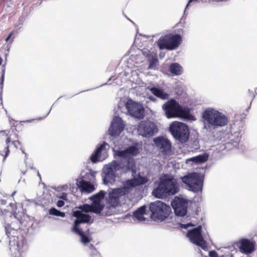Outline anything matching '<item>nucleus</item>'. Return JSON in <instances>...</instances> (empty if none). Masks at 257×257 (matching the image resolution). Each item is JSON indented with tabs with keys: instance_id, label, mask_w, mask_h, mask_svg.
Segmentation results:
<instances>
[{
	"instance_id": "45",
	"label": "nucleus",
	"mask_w": 257,
	"mask_h": 257,
	"mask_svg": "<svg viewBox=\"0 0 257 257\" xmlns=\"http://www.w3.org/2000/svg\"><path fill=\"white\" fill-rule=\"evenodd\" d=\"M198 0H189L187 4L186 5V8H185V9H186L187 7L189 6V5L190 4V3L193 2V1H197ZM185 12H186V10H185L184 11V14H185Z\"/></svg>"
},
{
	"instance_id": "52",
	"label": "nucleus",
	"mask_w": 257,
	"mask_h": 257,
	"mask_svg": "<svg viewBox=\"0 0 257 257\" xmlns=\"http://www.w3.org/2000/svg\"><path fill=\"white\" fill-rule=\"evenodd\" d=\"M3 62V59L0 57V65L2 64Z\"/></svg>"
},
{
	"instance_id": "19",
	"label": "nucleus",
	"mask_w": 257,
	"mask_h": 257,
	"mask_svg": "<svg viewBox=\"0 0 257 257\" xmlns=\"http://www.w3.org/2000/svg\"><path fill=\"white\" fill-rule=\"evenodd\" d=\"M124 195L125 193L120 188L113 189L108 193L107 203L110 207H114L119 204V198Z\"/></svg>"
},
{
	"instance_id": "15",
	"label": "nucleus",
	"mask_w": 257,
	"mask_h": 257,
	"mask_svg": "<svg viewBox=\"0 0 257 257\" xmlns=\"http://www.w3.org/2000/svg\"><path fill=\"white\" fill-rule=\"evenodd\" d=\"M73 216L76 218L74 222L73 226L72 228V232H79V226L81 223L91 224L93 222L92 217L81 211H74L73 212Z\"/></svg>"
},
{
	"instance_id": "50",
	"label": "nucleus",
	"mask_w": 257,
	"mask_h": 257,
	"mask_svg": "<svg viewBox=\"0 0 257 257\" xmlns=\"http://www.w3.org/2000/svg\"><path fill=\"white\" fill-rule=\"evenodd\" d=\"M10 206L12 207V211H13V207L15 206V204L14 203H11L10 204Z\"/></svg>"
},
{
	"instance_id": "28",
	"label": "nucleus",
	"mask_w": 257,
	"mask_h": 257,
	"mask_svg": "<svg viewBox=\"0 0 257 257\" xmlns=\"http://www.w3.org/2000/svg\"><path fill=\"white\" fill-rule=\"evenodd\" d=\"M131 173L132 176L133 177L134 179H135L137 186L145 184L148 182V179L146 177L142 176L140 173L136 177L135 175L136 173L134 174H133V172Z\"/></svg>"
},
{
	"instance_id": "24",
	"label": "nucleus",
	"mask_w": 257,
	"mask_h": 257,
	"mask_svg": "<svg viewBox=\"0 0 257 257\" xmlns=\"http://www.w3.org/2000/svg\"><path fill=\"white\" fill-rule=\"evenodd\" d=\"M122 185L123 186L120 188L122 192L125 193V195L129 193L132 190L137 186L133 177L132 179L123 181Z\"/></svg>"
},
{
	"instance_id": "31",
	"label": "nucleus",
	"mask_w": 257,
	"mask_h": 257,
	"mask_svg": "<svg viewBox=\"0 0 257 257\" xmlns=\"http://www.w3.org/2000/svg\"><path fill=\"white\" fill-rule=\"evenodd\" d=\"M2 74L1 78V82H0V106L3 104V100H2V91L3 88V84L4 82L5 78V66H2Z\"/></svg>"
},
{
	"instance_id": "16",
	"label": "nucleus",
	"mask_w": 257,
	"mask_h": 257,
	"mask_svg": "<svg viewBox=\"0 0 257 257\" xmlns=\"http://www.w3.org/2000/svg\"><path fill=\"white\" fill-rule=\"evenodd\" d=\"M138 132L140 135L148 138L154 136L158 132V128L154 122L142 121L138 125Z\"/></svg>"
},
{
	"instance_id": "30",
	"label": "nucleus",
	"mask_w": 257,
	"mask_h": 257,
	"mask_svg": "<svg viewBox=\"0 0 257 257\" xmlns=\"http://www.w3.org/2000/svg\"><path fill=\"white\" fill-rule=\"evenodd\" d=\"M78 208L80 209L79 211H81V212L83 213L85 212V213L90 212L95 213V212L94 211L95 208L93 205H92V203L90 205L88 204H84L83 205H80L78 207Z\"/></svg>"
},
{
	"instance_id": "5",
	"label": "nucleus",
	"mask_w": 257,
	"mask_h": 257,
	"mask_svg": "<svg viewBox=\"0 0 257 257\" xmlns=\"http://www.w3.org/2000/svg\"><path fill=\"white\" fill-rule=\"evenodd\" d=\"M149 211L153 221L161 222L169 217L171 209L166 203L157 200L150 203Z\"/></svg>"
},
{
	"instance_id": "40",
	"label": "nucleus",
	"mask_w": 257,
	"mask_h": 257,
	"mask_svg": "<svg viewBox=\"0 0 257 257\" xmlns=\"http://www.w3.org/2000/svg\"><path fill=\"white\" fill-rule=\"evenodd\" d=\"M12 144L14 146L15 148H18V145H20V143L19 141H14L12 142Z\"/></svg>"
},
{
	"instance_id": "32",
	"label": "nucleus",
	"mask_w": 257,
	"mask_h": 257,
	"mask_svg": "<svg viewBox=\"0 0 257 257\" xmlns=\"http://www.w3.org/2000/svg\"><path fill=\"white\" fill-rule=\"evenodd\" d=\"M149 64L148 69L155 70L157 68V66L158 63V60L156 56H152L151 58L149 59Z\"/></svg>"
},
{
	"instance_id": "37",
	"label": "nucleus",
	"mask_w": 257,
	"mask_h": 257,
	"mask_svg": "<svg viewBox=\"0 0 257 257\" xmlns=\"http://www.w3.org/2000/svg\"><path fill=\"white\" fill-rule=\"evenodd\" d=\"M179 225L181 228L183 229H187L188 227L194 226V225L191 222H189L186 224L180 223Z\"/></svg>"
},
{
	"instance_id": "38",
	"label": "nucleus",
	"mask_w": 257,
	"mask_h": 257,
	"mask_svg": "<svg viewBox=\"0 0 257 257\" xmlns=\"http://www.w3.org/2000/svg\"><path fill=\"white\" fill-rule=\"evenodd\" d=\"M209 255L210 257H220L217 253L214 250H211L209 252Z\"/></svg>"
},
{
	"instance_id": "59",
	"label": "nucleus",
	"mask_w": 257,
	"mask_h": 257,
	"mask_svg": "<svg viewBox=\"0 0 257 257\" xmlns=\"http://www.w3.org/2000/svg\"><path fill=\"white\" fill-rule=\"evenodd\" d=\"M30 168L33 169V167H30Z\"/></svg>"
},
{
	"instance_id": "53",
	"label": "nucleus",
	"mask_w": 257,
	"mask_h": 257,
	"mask_svg": "<svg viewBox=\"0 0 257 257\" xmlns=\"http://www.w3.org/2000/svg\"><path fill=\"white\" fill-rule=\"evenodd\" d=\"M37 175L39 177L40 179H41V176H40V173H39V172L38 171H37Z\"/></svg>"
},
{
	"instance_id": "11",
	"label": "nucleus",
	"mask_w": 257,
	"mask_h": 257,
	"mask_svg": "<svg viewBox=\"0 0 257 257\" xmlns=\"http://www.w3.org/2000/svg\"><path fill=\"white\" fill-rule=\"evenodd\" d=\"M181 40L180 34H169L160 38L157 44L161 50H173L179 47Z\"/></svg>"
},
{
	"instance_id": "42",
	"label": "nucleus",
	"mask_w": 257,
	"mask_h": 257,
	"mask_svg": "<svg viewBox=\"0 0 257 257\" xmlns=\"http://www.w3.org/2000/svg\"><path fill=\"white\" fill-rule=\"evenodd\" d=\"M59 197L60 198H61L63 200H66L67 197V194L63 192Z\"/></svg>"
},
{
	"instance_id": "48",
	"label": "nucleus",
	"mask_w": 257,
	"mask_h": 257,
	"mask_svg": "<svg viewBox=\"0 0 257 257\" xmlns=\"http://www.w3.org/2000/svg\"><path fill=\"white\" fill-rule=\"evenodd\" d=\"M208 2L210 3L211 2H222L224 1V0H208Z\"/></svg>"
},
{
	"instance_id": "41",
	"label": "nucleus",
	"mask_w": 257,
	"mask_h": 257,
	"mask_svg": "<svg viewBox=\"0 0 257 257\" xmlns=\"http://www.w3.org/2000/svg\"><path fill=\"white\" fill-rule=\"evenodd\" d=\"M220 257H233V255L231 253H230L229 252H227L225 253L224 254L220 255Z\"/></svg>"
},
{
	"instance_id": "51",
	"label": "nucleus",
	"mask_w": 257,
	"mask_h": 257,
	"mask_svg": "<svg viewBox=\"0 0 257 257\" xmlns=\"http://www.w3.org/2000/svg\"><path fill=\"white\" fill-rule=\"evenodd\" d=\"M22 150V153L25 155V157H26L27 156V154L25 152L24 150H22V149H21Z\"/></svg>"
},
{
	"instance_id": "4",
	"label": "nucleus",
	"mask_w": 257,
	"mask_h": 257,
	"mask_svg": "<svg viewBox=\"0 0 257 257\" xmlns=\"http://www.w3.org/2000/svg\"><path fill=\"white\" fill-rule=\"evenodd\" d=\"M139 153V149L136 146H131L124 150L115 152V158L117 159L133 174L137 172L136 163L131 156H136Z\"/></svg>"
},
{
	"instance_id": "8",
	"label": "nucleus",
	"mask_w": 257,
	"mask_h": 257,
	"mask_svg": "<svg viewBox=\"0 0 257 257\" xmlns=\"http://www.w3.org/2000/svg\"><path fill=\"white\" fill-rule=\"evenodd\" d=\"M123 108L127 110V113L131 116L139 119H142L145 116V110L143 106L131 99L126 101H120L118 103V110L123 112Z\"/></svg>"
},
{
	"instance_id": "29",
	"label": "nucleus",
	"mask_w": 257,
	"mask_h": 257,
	"mask_svg": "<svg viewBox=\"0 0 257 257\" xmlns=\"http://www.w3.org/2000/svg\"><path fill=\"white\" fill-rule=\"evenodd\" d=\"M208 159V155L207 153H204L198 155L191 159V161L196 163H201L206 162Z\"/></svg>"
},
{
	"instance_id": "39",
	"label": "nucleus",
	"mask_w": 257,
	"mask_h": 257,
	"mask_svg": "<svg viewBox=\"0 0 257 257\" xmlns=\"http://www.w3.org/2000/svg\"><path fill=\"white\" fill-rule=\"evenodd\" d=\"M57 205L59 207H61L64 205V201L62 200H59L57 202Z\"/></svg>"
},
{
	"instance_id": "21",
	"label": "nucleus",
	"mask_w": 257,
	"mask_h": 257,
	"mask_svg": "<svg viewBox=\"0 0 257 257\" xmlns=\"http://www.w3.org/2000/svg\"><path fill=\"white\" fill-rule=\"evenodd\" d=\"M240 251L245 254H250L254 250V244L247 239H242L239 246Z\"/></svg>"
},
{
	"instance_id": "49",
	"label": "nucleus",
	"mask_w": 257,
	"mask_h": 257,
	"mask_svg": "<svg viewBox=\"0 0 257 257\" xmlns=\"http://www.w3.org/2000/svg\"><path fill=\"white\" fill-rule=\"evenodd\" d=\"M14 38H13L11 39V41H10V46H9V49H10V46H11V45L12 43H13V41H14Z\"/></svg>"
},
{
	"instance_id": "56",
	"label": "nucleus",
	"mask_w": 257,
	"mask_h": 257,
	"mask_svg": "<svg viewBox=\"0 0 257 257\" xmlns=\"http://www.w3.org/2000/svg\"><path fill=\"white\" fill-rule=\"evenodd\" d=\"M194 143L196 144L195 145L197 147L198 142H194Z\"/></svg>"
},
{
	"instance_id": "27",
	"label": "nucleus",
	"mask_w": 257,
	"mask_h": 257,
	"mask_svg": "<svg viewBox=\"0 0 257 257\" xmlns=\"http://www.w3.org/2000/svg\"><path fill=\"white\" fill-rule=\"evenodd\" d=\"M170 72L175 75H180L183 72L182 67L177 63H172L169 67Z\"/></svg>"
},
{
	"instance_id": "23",
	"label": "nucleus",
	"mask_w": 257,
	"mask_h": 257,
	"mask_svg": "<svg viewBox=\"0 0 257 257\" xmlns=\"http://www.w3.org/2000/svg\"><path fill=\"white\" fill-rule=\"evenodd\" d=\"M107 145V144L104 142L103 143L98 145L97 146L94 152L92 153L90 157V160L92 163H95L100 160V155L101 153L104 150L105 146Z\"/></svg>"
},
{
	"instance_id": "60",
	"label": "nucleus",
	"mask_w": 257,
	"mask_h": 257,
	"mask_svg": "<svg viewBox=\"0 0 257 257\" xmlns=\"http://www.w3.org/2000/svg\"><path fill=\"white\" fill-rule=\"evenodd\" d=\"M256 89H257V87L256 88Z\"/></svg>"
},
{
	"instance_id": "35",
	"label": "nucleus",
	"mask_w": 257,
	"mask_h": 257,
	"mask_svg": "<svg viewBox=\"0 0 257 257\" xmlns=\"http://www.w3.org/2000/svg\"><path fill=\"white\" fill-rule=\"evenodd\" d=\"M89 248L90 250V254L91 257H100L99 253L97 252L92 244L89 245Z\"/></svg>"
},
{
	"instance_id": "10",
	"label": "nucleus",
	"mask_w": 257,
	"mask_h": 257,
	"mask_svg": "<svg viewBox=\"0 0 257 257\" xmlns=\"http://www.w3.org/2000/svg\"><path fill=\"white\" fill-rule=\"evenodd\" d=\"M203 180L202 175L196 172L190 173L181 177L182 182L188 186L189 190L194 192L202 190Z\"/></svg>"
},
{
	"instance_id": "55",
	"label": "nucleus",
	"mask_w": 257,
	"mask_h": 257,
	"mask_svg": "<svg viewBox=\"0 0 257 257\" xmlns=\"http://www.w3.org/2000/svg\"><path fill=\"white\" fill-rule=\"evenodd\" d=\"M51 108L50 109L49 111L47 113L46 116H47L49 114V113H50V112L51 111Z\"/></svg>"
},
{
	"instance_id": "14",
	"label": "nucleus",
	"mask_w": 257,
	"mask_h": 257,
	"mask_svg": "<svg viewBox=\"0 0 257 257\" xmlns=\"http://www.w3.org/2000/svg\"><path fill=\"white\" fill-rule=\"evenodd\" d=\"M171 205L176 216L183 217L186 215L188 206V201L186 199L175 197Z\"/></svg>"
},
{
	"instance_id": "6",
	"label": "nucleus",
	"mask_w": 257,
	"mask_h": 257,
	"mask_svg": "<svg viewBox=\"0 0 257 257\" xmlns=\"http://www.w3.org/2000/svg\"><path fill=\"white\" fill-rule=\"evenodd\" d=\"M119 171L120 174H125L130 172L117 159L112 161L110 163L106 164L103 168V182L104 184H113L115 181V172Z\"/></svg>"
},
{
	"instance_id": "43",
	"label": "nucleus",
	"mask_w": 257,
	"mask_h": 257,
	"mask_svg": "<svg viewBox=\"0 0 257 257\" xmlns=\"http://www.w3.org/2000/svg\"><path fill=\"white\" fill-rule=\"evenodd\" d=\"M13 34V31L11 32L9 34V35L8 36V37L6 38L5 40L6 42H8L11 38Z\"/></svg>"
},
{
	"instance_id": "2",
	"label": "nucleus",
	"mask_w": 257,
	"mask_h": 257,
	"mask_svg": "<svg viewBox=\"0 0 257 257\" xmlns=\"http://www.w3.org/2000/svg\"><path fill=\"white\" fill-rule=\"evenodd\" d=\"M180 191V184L173 176L164 174L152 191V195L157 198L163 199L168 196L174 195Z\"/></svg>"
},
{
	"instance_id": "18",
	"label": "nucleus",
	"mask_w": 257,
	"mask_h": 257,
	"mask_svg": "<svg viewBox=\"0 0 257 257\" xmlns=\"http://www.w3.org/2000/svg\"><path fill=\"white\" fill-rule=\"evenodd\" d=\"M154 142L157 148L164 155H169L171 152L172 144L166 137L160 136L154 139Z\"/></svg>"
},
{
	"instance_id": "17",
	"label": "nucleus",
	"mask_w": 257,
	"mask_h": 257,
	"mask_svg": "<svg viewBox=\"0 0 257 257\" xmlns=\"http://www.w3.org/2000/svg\"><path fill=\"white\" fill-rule=\"evenodd\" d=\"M125 124L122 119L119 116L115 115L108 130V135L110 137H118L123 130Z\"/></svg>"
},
{
	"instance_id": "44",
	"label": "nucleus",
	"mask_w": 257,
	"mask_h": 257,
	"mask_svg": "<svg viewBox=\"0 0 257 257\" xmlns=\"http://www.w3.org/2000/svg\"><path fill=\"white\" fill-rule=\"evenodd\" d=\"M148 98L153 102H155L157 100V99L153 96H149Z\"/></svg>"
},
{
	"instance_id": "47",
	"label": "nucleus",
	"mask_w": 257,
	"mask_h": 257,
	"mask_svg": "<svg viewBox=\"0 0 257 257\" xmlns=\"http://www.w3.org/2000/svg\"><path fill=\"white\" fill-rule=\"evenodd\" d=\"M0 203L2 205H5L7 203V201L4 199H1Z\"/></svg>"
},
{
	"instance_id": "57",
	"label": "nucleus",
	"mask_w": 257,
	"mask_h": 257,
	"mask_svg": "<svg viewBox=\"0 0 257 257\" xmlns=\"http://www.w3.org/2000/svg\"><path fill=\"white\" fill-rule=\"evenodd\" d=\"M4 212H6V209H5L4 211L3 212V214L4 213Z\"/></svg>"
},
{
	"instance_id": "58",
	"label": "nucleus",
	"mask_w": 257,
	"mask_h": 257,
	"mask_svg": "<svg viewBox=\"0 0 257 257\" xmlns=\"http://www.w3.org/2000/svg\"><path fill=\"white\" fill-rule=\"evenodd\" d=\"M143 53H147V52H146V51H143Z\"/></svg>"
},
{
	"instance_id": "22",
	"label": "nucleus",
	"mask_w": 257,
	"mask_h": 257,
	"mask_svg": "<svg viewBox=\"0 0 257 257\" xmlns=\"http://www.w3.org/2000/svg\"><path fill=\"white\" fill-rule=\"evenodd\" d=\"M76 185L82 192L90 193L95 190L94 185L83 179L77 180Z\"/></svg>"
},
{
	"instance_id": "34",
	"label": "nucleus",
	"mask_w": 257,
	"mask_h": 257,
	"mask_svg": "<svg viewBox=\"0 0 257 257\" xmlns=\"http://www.w3.org/2000/svg\"><path fill=\"white\" fill-rule=\"evenodd\" d=\"M49 213L50 215L56 216H60L61 217H64L65 216V213L64 212H61L54 207H52L49 210Z\"/></svg>"
},
{
	"instance_id": "13",
	"label": "nucleus",
	"mask_w": 257,
	"mask_h": 257,
	"mask_svg": "<svg viewBox=\"0 0 257 257\" xmlns=\"http://www.w3.org/2000/svg\"><path fill=\"white\" fill-rule=\"evenodd\" d=\"M201 231L202 226L199 225L192 229L189 230L187 236L192 243L205 249L206 247V242L202 235Z\"/></svg>"
},
{
	"instance_id": "9",
	"label": "nucleus",
	"mask_w": 257,
	"mask_h": 257,
	"mask_svg": "<svg viewBox=\"0 0 257 257\" xmlns=\"http://www.w3.org/2000/svg\"><path fill=\"white\" fill-rule=\"evenodd\" d=\"M169 131L176 141L181 144L185 143L189 139V130L186 124L175 121L169 126Z\"/></svg>"
},
{
	"instance_id": "25",
	"label": "nucleus",
	"mask_w": 257,
	"mask_h": 257,
	"mask_svg": "<svg viewBox=\"0 0 257 257\" xmlns=\"http://www.w3.org/2000/svg\"><path fill=\"white\" fill-rule=\"evenodd\" d=\"M147 89L150 90L155 96L159 98H161V99L165 100L169 98V94L165 92L163 89L161 88H159L154 86H148Z\"/></svg>"
},
{
	"instance_id": "12",
	"label": "nucleus",
	"mask_w": 257,
	"mask_h": 257,
	"mask_svg": "<svg viewBox=\"0 0 257 257\" xmlns=\"http://www.w3.org/2000/svg\"><path fill=\"white\" fill-rule=\"evenodd\" d=\"M242 127V123L240 121H236L231 125L230 133L227 135V140L225 143L226 148H229V145H232L234 147H236L238 146Z\"/></svg>"
},
{
	"instance_id": "36",
	"label": "nucleus",
	"mask_w": 257,
	"mask_h": 257,
	"mask_svg": "<svg viewBox=\"0 0 257 257\" xmlns=\"http://www.w3.org/2000/svg\"><path fill=\"white\" fill-rule=\"evenodd\" d=\"M12 141H11V139L10 137H8L7 140H6V144H7V147H6V153H5V155L4 156V159H3V161L4 162L7 157L9 156V153H10V150H9V147H10V146L9 145V143H12Z\"/></svg>"
},
{
	"instance_id": "46",
	"label": "nucleus",
	"mask_w": 257,
	"mask_h": 257,
	"mask_svg": "<svg viewBox=\"0 0 257 257\" xmlns=\"http://www.w3.org/2000/svg\"><path fill=\"white\" fill-rule=\"evenodd\" d=\"M89 173L92 177H94L95 172L91 170H89Z\"/></svg>"
},
{
	"instance_id": "26",
	"label": "nucleus",
	"mask_w": 257,
	"mask_h": 257,
	"mask_svg": "<svg viewBox=\"0 0 257 257\" xmlns=\"http://www.w3.org/2000/svg\"><path fill=\"white\" fill-rule=\"evenodd\" d=\"M146 206L143 205L138 208L134 212V216L139 222L145 221L146 220L144 215L146 214Z\"/></svg>"
},
{
	"instance_id": "7",
	"label": "nucleus",
	"mask_w": 257,
	"mask_h": 257,
	"mask_svg": "<svg viewBox=\"0 0 257 257\" xmlns=\"http://www.w3.org/2000/svg\"><path fill=\"white\" fill-rule=\"evenodd\" d=\"M167 118L187 116L190 112L188 107H182L176 100L171 99L162 106Z\"/></svg>"
},
{
	"instance_id": "33",
	"label": "nucleus",
	"mask_w": 257,
	"mask_h": 257,
	"mask_svg": "<svg viewBox=\"0 0 257 257\" xmlns=\"http://www.w3.org/2000/svg\"><path fill=\"white\" fill-rule=\"evenodd\" d=\"M79 232H73L80 236V237H81L80 240H81V242L82 243H83L84 244H86L87 243L89 242L90 241V239L89 238V237L88 236L85 235L83 233V232L82 230L79 229Z\"/></svg>"
},
{
	"instance_id": "54",
	"label": "nucleus",
	"mask_w": 257,
	"mask_h": 257,
	"mask_svg": "<svg viewBox=\"0 0 257 257\" xmlns=\"http://www.w3.org/2000/svg\"><path fill=\"white\" fill-rule=\"evenodd\" d=\"M16 191H14L12 194V196H14V195L16 194Z\"/></svg>"
},
{
	"instance_id": "20",
	"label": "nucleus",
	"mask_w": 257,
	"mask_h": 257,
	"mask_svg": "<svg viewBox=\"0 0 257 257\" xmlns=\"http://www.w3.org/2000/svg\"><path fill=\"white\" fill-rule=\"evenodd\" d=\"M105 192L103 190H100L98 193H96L89 199L92 201V205L95 208L94 211L96 214H99L104 208V205L101 203V201L104 198Z\"/></svg>"
},
{
	"instance_id": "3",
	"label": "nucleus",
	"mask_w": 257,
	"mask_h": 257,
	"mask_svg": "<svg viewBox=\"0 0 257 257\" xmlns=\"http://www.w3.org/2000/svg\"><path fill=\"white\" fill-rule=\"evenodd\" d=\"M202 117L204 119V128L209 131L225 126L228 122L224 114L211 107L203 111Z\"/></svg>"
},
{
	"instance_id": "1",
	"label": "nucleus",
	"mask_w": 257,
	"mask_h": 257,
	"mask_svg": "<svg viewBox=\"0 0 257 257\" xmlns=\"http://www.w3.org/2000/svg\"><path fill=\"white\" fill-rule=\"evenodd\" d=\"M6 218L9 216L11 219H16V216L12 211H7ZM6 222L9 221L6 218ZM20 228L19 225H15L14 223L6 222L5 230L7 235L9 238L10 249L12 252V257H19V252H23L27 249L28 245L26 239L17 236V229Z\"/></svg>"
}]
</instances>
